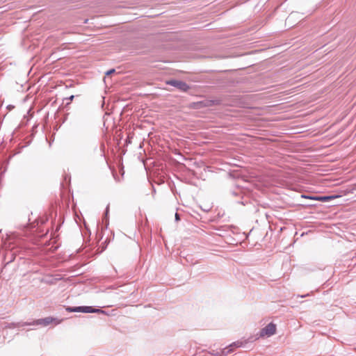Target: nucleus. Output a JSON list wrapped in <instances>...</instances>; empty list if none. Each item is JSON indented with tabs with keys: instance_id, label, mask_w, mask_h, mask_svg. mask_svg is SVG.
Segmentation results:
<instances>
[{
	"instance_id": "7ed1b4c3",
	"label": "nucleus",
	"mask_w": 356,
	"mask_h": 356,
	"mask_svg": "<svg viewBox=\"0 0 356 356\" xmlns=\"http://www.w3.org/2000/svg\"><path fill=\"white\" fill-rule=\"evenodd\" d=\"M276 325L273 323H268L265 327L262 328L259 332V337H264L265 336L270 337L275 334Z\"/></svg>"
},
{
	"instance_id": "9b49d317",
	"label": "nucleus",
	"mask_w": 356,
	"mask_h": 356,
	"mask_svg": "<svg viewBox=\"0 0 356 356\" xmlns=\"http://www.w3.org/2000/svg\"><path fill=\"white\" fill-rule=\"evenodd\" d=\"M74 95H71V96L68 98V99H69L70 101H72V100H73V99H74Z\"/></svg>"
},
{
	"instance_id": "6e6552de",
	"label": "nucleus",
	"mask_w": 356,
	"mask_h": 356,
	"mask_svg": "<svg viewBox=\"0 0 356 356\" xmlns=\"http://www.w3.org/2000/svg\"><path fill=\"white\" fill-rule=\"evenodd\" d=\"M179 220H180L179 215V213H175V220L179 221Z\"/></svg>"
},
{
	"instance_id": "1a4fd4ad",
	"label": "nucleus",
	"mask_w": 356,
	"mask_h": 356,
	"mask_svg": "<svg viewBox=\"0 0 356 356\" xmlns=\"http://www.w3.org/2000/svg\"><path fill=\"white\" fill-rule=\"evenodd\" d=\"M115 72V70H113H113H111L108 71L106 74L107 75H108V74H112V73H113V72Z\"/></svg>"
},
{
	"instance_id": "f257e3e1",
	"label": "nucleus",
	"mask_w": 356,
	"mask_h": 356,
	"mask_svg": "<svg viewBox=\"0 0 356 356\" xmlns=\"http://www.w3.org/2000/svg\"><path fill=\"white\" fill-rule=\"evenodd\" d=\"M243 346V341H235L230 344L229 346L220 350V351L218 350H212L211 352V354L216 355V356H227L229 353H232L234 350V348H239L242 347Z\"/></svg>"
},
{
	"instance_id": "20e7f679",
	"label": "nucleus",
	"mask_w": 356,
	"mask_h": 356,
	"mask_svg": "<svg viewBox=\"0 0 356 356\" xmlns=\"http://www.w3.org/2000/svg\"><path fill=\"white\" fill-rule=\"evenodd\" d=\"M67 311L70 312H83V313H92L93 308L90 306H80L74 307H67Z\"/></svg>"
},
{
	"instance_id": "39448f33",
	"label": "nucleus",
	"mask_w": 356,
	"mask_h": 356,
	"mask_svg": "<svg viewBox=\"0 0 356 356\" xmlns=\"http://www.w3.org/2000/svg\"><path fill=\"white\" fill-rule=\"evenodd\" d=\"M171 86H173L182 91H186L189 89L188 84L184 81L178 80H171L168 82Z\"/></svg>"
},
{
	"instance_id": "f03ea898",
	"label": "nucleus",
	"mask_w": 356,
	"mask_h": 356,
	"mask_svg": "<svg viewBox=\"0 0 356 356\" xmlns=\"http://www.w3.org/2000/svg\"><path fill=\"white\" fill-rule=\"evenodd\" d=\"M56 319L52 317H46L44 318L38 319L35 321H33V323H17L16 324V326H24V325H41L43 326H47L54 321H56ZM13 325H15V324H12Z\"/></svg>"
},
{
	"instance_id": "0eeeda50",
	"label": "nucleus",
	"mask_w": 356,
	"mask_h": 356,
	"mask_svg": "<svg viewBox=\"0 0 356 356\" xmlns=\"http://www.w3.org/2000/svg\"><path fill=\"white\" fill-rule=\"evenodd\" d=\"M92 313H99V314H104L105 312L101 309H95L93 308V311H92Z\"/></svg>"
},
{
	"instance_id": "423d86ee",
	"label": "nucleus",
	"mask_w": 356,
	"mask_h": 356,
	"mask_svg": "<svg viewBox=\"0 0 356 356\" xmlns=\"http://www.w3.org/2000/svg\"><path fill=\"white\" fill-rule=\"evenodd\" d=\"M302 197H306V198H310V199H313V200H321V201H323V202H326L329 200H331V199H333L334 197L333 196H320V197H306L305 195H302Z\"/></svg>"
},
{
	"instance_id": "9d476101",
	"label": "nucleus",
	"mask_w": 356,
	"mask_h": 356,
	"mask_svg": "<svg viewBox=\"0 0 356 356\" xmlns=\"http://www.w3.org/2000/svg\"><path fill=\"white\" fill-rule=\"evenodd\" d=\"M108 209H109V205L107 206L106 207V212H105V216H107L108 215Z\"/></svg>"
}]
</instances>
